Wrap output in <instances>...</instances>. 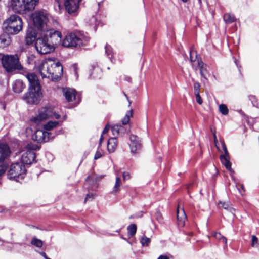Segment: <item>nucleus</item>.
Masks as SVG:
<instances>
[{"instance_id":"1a4fd4ad","label":"nucleus","mask_w":259,"mask_h":259,"mask_svg":"<svg viewBox=\"0 0 259 259\" xmlns=\"http://www.w3.org/2000/svg\"><path fill=\"white\" fill-rule=\"evenodd\" d=\"M60 116L56 113L53 109L49 106L40 108L38 111V114L36 117L32 118L31 121L38 124L41 121L49 118H55L59 119Z\"/></svg>"},{"instance_id":"4be33fe9","label":"nucleus","mask_w":259,"mask_h":259,"mask_svg":"<svg viewBox=\"0 0 259 259\" xmlns=\"http://www.w3.org/2000/svg\"><path fill=\"white\" fill-rule=\"evenodd\" d=\"M118 145V141L116 138H111L109 139L107 144V149L109 153H113L115 151Z\"/></svg>"},{"instance_id":"9b49d317","label":"nucleus","mask_w":259,"mask_h":259,"mask_svg":"<svg viewBox=\"0 0 259 259\" xmlns=\"http://www.w3.org/2000/svg\"><path fill=\"white\" fill-rule=\"evenodd\" d=\"M52 65V58H49L47 59L40 61V64L37 67L42 78L51 79V71Z\"/></svg>"},{"instance_id":"79ce46f5","label":"nucleus","mask_w":259,"mask_h":259,"mask_svg":"<svg viewBox=\"0 0 259 259\" xmlns=\"http://www.w3.org/2000/svg\"><path fill=\"white\" fill-rule=\"evenodd\" d=\"M200 84L198 82H195L194 84V94H199L200 92Z\"/></svg>"},{"instance_id":"8fccbe9b","label":"nucleus","mask_w":259,"mask_h":259,"mask_svg":"<svg viewBox=\"0 0 259 259\" xmlns=\"http://www.w3.org/2000/svg\"><path fill=\"white\" fill-rule=\"evenodd\" d=\"M92 179V177L89 176L87 179L85 181V183L84 184V187H88L90 184H91V181Z\"/></svg>"},{"instance_id":"473e14b6","label":"nucleus","mask_w":259,"mask_h":259,"mask_svg":"<svg viewBox=\"0 0 259 259\" xmlns=\"http://www.w3.org/2000/svg\"><path fill=\"white\" fill-rule=\"evenodd\" d=\"M121 185V178L119 177H117L116 178V181L115 185L113 187V190L115 193H117L118 192L119 189V187Z\"/></svg>"},{"instance_id":"5701e85b","label":"nucleus","mask_w":259,"mask_h":259,"mask_svg":"<svg viewBox=\"0 0 259 259\" xmlns=\"http://www.w3.org/2000/svg\"><path fill=\"white\" fill-rule=\"evenodd\" d=\"M25 86L21 80H16L13 84V90L16 93H21Z\"/></svg>"},{"instance_id":"ea45409f","label":"nucleus","mask_w":259,"mask_h":259,"mask_svg":"<svg viewBox=\"0 0 259 259\" xmlns=\"http://www.w3.org/2000/svg\"><path fill=\"white\" fill-rule=\"evenodd\" d=\"M210 130H211V132L213 135V139H214V143L215 144V146L219 149V147L218 146V141L217 136H216V131L215 130V128H213L212 127H211Z\"/></svg>"},{"instance_id":"a18cd8bd","label":"nucleus","mask_w":259,"mask_h":259,"mask_svg":"<svg viewBox=\"0 0 259 259\" xmlns=\"http://www.w3.org/2000/svg\"><path fill=\"white\" fill-rule=\"evenodd\" d=\"M103 155V152L99 150H97L95 154L94 159L97 160L102 157Z\"/></svg>"},{"instance_id":"6e6d98bb","label":"nucleus","mask_w":259,"mask_h":259,"mask_svg":"<svg viewBox=\"0 0 259 259\" xmlns=\"http://www.w3.org/2000/svg\"><path fill=\"white\" fill-rule=\"evenodd\" d=\"M40 253L45 259H47V258H48L45 252H40Z\"/></svg>"},{"instance_id":"39448f33","label":"nucleus","mask_w":259,"mask_h":259,"mask_svg":"<svg viewBox=\"0 0 259 259\" xmlns=\"http://www.w3.org/2000/svg\"><path fill=\"white\" fill-rule=\"evenodd\" d=\"M38 2L39 0H11L10 6L16 13L25 14L33 11Z\"/></svg>"},{"instance_id":"5fc2aeb1","label":"nucleus","mask_w":259,"mask_h":259,"mask_svg":"<svg viewBox=\"0 0 259 259\" xmlns=\"http://www.w3.org/2000/svg\"><path fill=\"white\" fill-rule=\"evenodd\" d=\"M97 188V184L95 183L94 184V185L93 186H92L90 189L92 190H95L96 188Z\"/></svg>"},{"instance_id":"a211bd4d","label":"nucleus","mask_w":259,"mask_h":259,"mask_svg":"<svg viewBox=\"0 0 259 259\" xmlns=\"http://www.w3.org/2000/svg\"><path fill=\"white\" fill-rule=\"evenodd\" d=\"M39 31L37 30L36 32L35 29L32 28H29L27 30L26 35L25 37V41L27 45L32 44L33 42L36 41L38 38V33Z\"/></svg>"},{"instance_id":"7ed1b4c3","label":"nucleus","mask_w":259,"mask_h":259,"mask_svg":"<svg viewBox=\"0 0 259 259\" xmlns=\"http://www.w3.org/2000/svg\"><path fill=\"white\" fill-rule=\"evenodd\" d=\"M1 56V60L2 66L7 72L19 70L21 71V73L25 76L27 73H30L26 69L23 67L17 55L3 54Z\"/></svg>"},{"instance_id":"f8f14e48","label":"nucleus","mask_w":259,"mask_h":259,"mask_svg":"<svg viewBox=\"0 0 259 259\" xmlns=\"http://www.w3.org/2000/svg\"><path fill=\"white\" fill-rule=\"evenodd\" d=\"M81 0H65L64 6L67 12L72 15L77 14Z\"/></svg>"},{"instance_id":"393cba45","label":"nucleus","mask_w":259,"mask_h":259,"mask_svg":"<svg viewBox=\"0 0 259 259\" xmlns=\"http://www.w3.org/2000/svg\"><path fill=\"white\" fill-rule=\"evenodd\" d=\"M11 39L7 34L0 35V48H4L9 46L11 43Z\"/></svg>"},{"instance_id":"4d7b16f0","label":"nucleus","mask_w":259,"mask_h":259,"mask_svg":"<svg viewBox=\"0 0 259 259\" xmlns=\"http://www.w3.org/2000/svg\"><path fill=\"white\" fill-rule=\"evenodd\" d=\"M103 135L102 134L100 138V140H99V145H101L103 140Z\"/></svg>"},{"instance_id":"052dcab7","label":"nucleus","mask_w":259,"mask_h":259,"mask_svg":"<svg viewBox=\"0 0 259 259\" xmlns=\"http://www.w3.org/2000/svg\"><path fill=\"white\" fill-rule=\"evenodd\" d=\"M183 2L186 3L188 1V0H182Z\"/></svg>"},{"instance_id":"c85d7f7f","label":"nucleus","mask_w":259,"mask_h":259,"mask_svg":"<svg viewBox=\"0 0 259 259\" xmlns=\"http://www.w3.org/2000/svg\"><path fill=\"white\" fill-rule=\"evenodd\" d=\"M58 121H49L44 125L45 130L49 131L58 125Z\"/></svg>"},{"instance_id":"4468645a","label":"nucleus","mask_w":259,"mask_h":259,"mask_svg":"<svg viewBox=\"0 0 259 259\" xmlns=\"http://www.w3.org/2000/svg\"><path fill=\"white\" fill-rule=\"evenodd\" d=\"M130 148L133 154L137 153L142 148L141 141L139 137L135 135L130 136Z\"/></svg>"},{"instance_id":"603ef678","label":"nucleus","mask_w":259,"mask_h":259,"mask_svg":"<svg viewBox=\"0 0 259 259\" xmlns=\"http://www.w3.org/2000/svg\"><path fill=\"white\" fill-rule=\"evenodd\" d=\"M109 128H110L109 125L108 124H107L102 132V134H105L107 133L108 132V131L109 130Z\"/></svg>"},{"instance_id":"f3484780","label":"nucleus","mask_w":259,"mask_h":259,"mask_svg":"<svg viewBox=\"0 0 259 259\" xmlns=\"http://www.w3.org/2000/svg\"><path fill=\"white\" fill-rule=\"evenodd\" d=\"M221 143L224 152V154L220 156V160L228 170L231 173L234 172V171L231 168V164L230 162V156L225 142L222 141H221Z\"/></svg>"},{"instance_id":"7c9ffc66","label":"nucleus","mask_w":259,"mask_h":259,"mask_svg":"<svg viewBox=\"0 0 259 259\" xmlns=\"http://www.w3.org/2000/svg\"><path fill=\"white\" fill-rule=\"evenodd\" d=\"M31 243L37 247H41L43 245V242L40 239H37L36 237H33L32 239Z\"/></svg>"},{"instance_id":"aec40b11","label":"nucleus","mask_w":259,"mask_h":259,"mask_svg":"<svg viewBox=\"0 0 259 259\" xmlns=\"http://www.w3.org/2000/svg\"><path fill=\"white\" fill-rule=\"evenodd\" d=\"M197 64L201 77L205 80H207V77L209 75V72L207 70V65L199 59H197Z\"/></svg>"},{"instance_id":"09e8293b","label":"nucleus","mask_w":259,"mask_h":259,"mask_svg":"<svg viewBox=\"0 0 259 259\" xmlns=\"http://www.w3.org/2000/svg\"><path fill=\"white\" fill-rule=\"evenodd\" d=\"M123 179L124 181L129 180L131 178L130 175L128 172H124L122 174Z\"/></svg>"},{"instance_id":"f03ea898","label":"nucleus","mask_w":259,"mask_h":259,"mask_svg":"<svg viewBox=\"0 0 259 259\" xmlns=\"http://www.w3.org/2000/svg\"><path fill=\"white\" fill-rule=\"evenodd\" d=\"M26 77L29 83V92L24 96L23 99L29 104H37L41 97L38 77L34 73H27Z\"/></svg>"},{"instance_id":"ddd939ff","label":"nucleus","mask_w":259,"mask_h":259,"mask_svg":"<svg viewBox=\"0 0 259 259\" xmlns=\"http://www.w3.org/2000/svg\"><path fill=\"white\" fill-rule=\"evenodd\" d=\"M51 74V79L53 81L57 80L63 74V67L61 64L53 58Z\"/></svg>"},{"instance_id":"c756f323","label":"nucleus","mask_w":259,"mask_h":259,"mask_svg":"<svg viewBox=\"0 0 259 259\" xmlns=\"http://www.w3.org/2000/svg\"><path fill=\"white\" fill-rule=\"evenodd\" d=\"M213 236L217 240L222 241L227 245V240L226 237L223 236L221 233L218 232H214L212 234Z\"/></svg>"},{"instance_id":"f257e3e1","label":"nucleus","mask_w":259,"mask_h":259,"mask_svg":"<svg viewBox=\"0 0 259 259\" xmlns=\"http://www.w3.org/2000/svg\"><path fill=\"white\" fill-rule=\"evenodd\" d=\"M61 33L55 30L39 32L35 44L37 51L41 54H46L53 51L55 49L54 45L61 41Z\"/></svg>"},{"instance_id":"72a5a7b5","label":"nucleus","mask_w":259,"mask_h":259,"mask_svg":"<svg viewBox=\"0 0 259 259\" xmlns=\"http://www.w3.org/2000/svg\"><path fill=\"white\" fill-rule=\"evenodd\" d=\"M150 238L147 237L145 235H143L140 240V242L143 246H148L150 243Z\"/></svg>"},{"instance_id":"4c0bfd02","label":"nucleus","mask_w":259,"mask_h":259,"mask_svg":"<svg viewBox=\"0 0 259 259\" xmlns=\"http://www.w3.org/2000/svg\"><path fill=\"white\" fill-rule=\"evenodd\" d=\"M28 62L29 64L34 63L35 67H37L36 57L34 55H30L28 57Z\"/></svg>"},{"instance_id":"20e7f679","label":"nucleus","mask_w":259,"mask_h":259,"mask_svg":"<svg viewBox=\"0 0 259 259\" xmlns=\"http://www.w3.org/2000/svg\"><path fill=\"white\" fill-rule=\"evenodd\" d=\"M90 38L83 32H76L67 35L62 41V45L66 47H77L84 46Z\"/></svg>"},{"instance_id":"412c9836","label":"nucleus","mask_w":259,"mask_h":259,"mask_svg":"<svg viewBox=\"0 0 259 259\" xmlns=\"http://www.w3.org/2000/svg\"><path fill=\"white\" fill-rule=\"evenodd\" d=\"M177 215L178 225L181 227L184 226L187 217L184 209L183 208H181L180 205H178L177 208Z\"/></svg>"},{"instance_id":"423d86ee","label":"nucleus","mask_w":259,"mask_h":259,"mask_svg":"<svg viewBox=\"0 0 259 259\" xmlns=\"http://www.w3.org/2000/svg\"><path fill=\"white\" fill-rule=\"evenodd\" d=\"M22 20L17 15H11L3 24L4 30L9 34H18L22 29Z\"/></svg>"},{"instance_id":"6ab92c4d","label":"nucleus","mask_w":259,"mask_h":259,"mask_svg":"<svg viewBox=\"0 0 259 259\" xmlns=\"http://www.w3.org/2000/svg\"><path fill=\"white\" fill-rule=\"evenodd\" d=\"M11 151L6 143H0V163H3L10 156Z\"/></svg>"},{"instance_id":"58836bf2","label":"nucleus","mask_w":259,"mask_h":259,"mask_svg":"<svg viewBox=\"0 0 259 259\" xmlns=\"http://www.w3.org/2000/svg\"><path fill=\"white\" fill-rule=\"evenodd\" d=\"M90 24L91 25H94L96 29L97 26L99 24V22L97 21V17L93 16L90 20Z\"/></svg>"},{"instance_id":"9d476101","label":"nucleus","mask_w":259,"mask_h":259,"mask_svg":"<svg viewBox=\"0 0 259 259\" xmlns=\"http://www.w3.org/2000/svg\"><path fill=\"white\" fill-rule=\"evenodd\" d=\"M39 149V147L32 143L28 144L26 147V151L21 156V164H31L35 160V153L34 150Z\"/></svg>"},{"instance_id":"680f3d73","label":"nucleus","mask_w":259,"mask_h":259,"mask_svg":"<svg viewBox=\"0 0 259 259\" xmlns=\"http://www.w3.org/2000/svg\"><path fill=\"white\" fill-rule=\"evenodd\" d=\"M47 259H51V258H50L48 257V258H47Z\"/></svg>"},{"instance_id":"bb28decb","label":"nucleus","mask_w":259,"mask_h":259,"mask_svg":"<svg viewBox=\"0 0 259 259\" xmlns=\"http://www.w3.org/2000/svg\"><path fill=\"white\" fill-rule=\"evenodd\" d=\"M223 19L225 23L227 24L231 23L233 22L235 20L234 16L230 13L225 14L223 17Z\"/></svg>"},{"instance_id":"3c124183","label":"nucleus","mask_w":259,"mask_h":259,"mask_svg":"<svg viewBox=\"0 0 259 259\" xmlns=\"http://www.w3.org/2000/svg\"><path fill=\"white\" fill-rule=\"evenodd\" d=\"M94 195H87L84 199V203H86L88 201H92L94 199Z\"/></svg>"},{"instance_id":"a19ab883","label":"nucleus","mask_w":259,"mask_h":259,"mask_svg":"<svg viewBox=\"0 0 259 259\" xmlns=\"http://www.w3.org/2000/svg\"><path fill=\"white\" fill-rule=\"evenodd\" d=\"M249 99L252 102V104L253 106L258 107L257 100L254 96H252V95L249 96Z\"/></svg>"},{"instance_id":"6e6552de","label":"nucleus","mask_w":259,"mask_h":259,"mask_svg":"<svg viewBox=\"0 0 259 259\" xmlns=\"http://www.w3.org/2000/svg\"><path fill=\"white\" fill-rule=\"evenodd\" d=\"M26 175L25 166L20 163L12 164L7 174L9 180L19 182L24 179Z\"/></svg>"},{"instance_id":"b1692460","label":"nucleus","mask_w":259,"mask_h":259,"mask_svg":"<svg viewBox=\"0 0 259 259\" xmlns=\"http://www.w3.org/2000/svg\"><path fill=\"white\" fill-rule=\"evenodd\" d=\"M218 204L219 207L228 210L230 212L232 215H234L235 209L232 207V205L229 201H220Z\"/></svg>"},{"instance_id":"f704fd0d","label":"nucleus","mask_w":259,"mask_h":259,"mask_svg":"<svg viewBox=\"0 0 259 259\" xmlns=\"http://www.w3.org/2000/svg\"><path fill=\"white\" fill-rule=\"evenodd\" d=\"M219 111L223 114V115H227L228 113V109L227 107V106L225 104H221L219 106Z\"/></svg>"},{"instance_id":"0eeeda50","label":"nucleus","mask_w":259,"mask_h":259,"mask_svg":"<svg viewBox=\"0 0 259 259\" xmlns=\"http://www.w3.org/2000/svg\"><path fill=\"white\" fill-rule=\"evenodd\" d=\"M32 18L34 27L39 32L53 30L49 28L47 26L48 14L46 11L42 10L35 12L32 15Z\"/></svg>"},{"instance_id":"2f4dec72","label":"nucleus","mask_w":259,"mask_h":259,"mask_svg":"<svg viewBox=\"0 0 259 259\" xmlns=\"http://www.w3.org/2000/svg\"><path fill=\"white\" fill-rule=\"evenodd\" d=\"M127 231L128 235L132 237L135 234L137 231V227L135 224H131L127 227Z\"/></svg>"},{"instance_id":"2eb2a0df","label":"nucleus","mask_w":259,"mask_h":259,"mask_svg":"<svg viewBox=\"0 0 259 259\" xmlns=\"http://www.w3.org/2000/svg\"><path fill=\"white\" fill-rule=\"evenodd\" d=\"M63 94L68 102L74 100L76 103H78L80 101V95L76 93L73 89L65 88L63 90Z\"/></svg>"},{"instance_id":"dca6fc26","label":"nucleus","mask_w":259,"mask_h":259,"mask_svg":"<svg viewBox=\"0 0 259 259\" xmlns=\"http://www.w3.org/2000/svg\"><path fill=\"white\" fill-rule=\"evenodd\" d=\"M50 133L42 130H36L34 134L32 136L33 140L37 141L38 143L47 142L52 139L50 138Z\"/></svg>"},{"instance_id":"de8ad7c7","label":"nucleus","mask_w":259,"mask_h":259,"mask_svg":"<svg viewBox=\"0 0 259 259\" xmlns=\"http://www.w3.org/2000/svg\"><path fill=\"white\" fill-rule=\"evenodd\" d=\"M195 96H196V102L200 105L202 104V103H203V100L202 99H201L200 96V94L199 93V94H195Z\"/></svg>"},{"instance_id":"e433bc0d","label":"nucleus","mask_w":259,"mask_h":259,"mask_svg":"<svg viewBox=\"0 0 259 259\" xmlns=\"http://www.w3.org/2000/svg\"><path fill=\"white\" fill-rule=\"evenodd\" d=\"M105 53L108 57L111 59L112 55V49L109 45H106L105 46Z\"/></svg>"},{"instance_id":"864d4df0","label":"nucleus","mask_w":259,"mask_h":259,"mask_svg":"<svg viewBox=\"0 0 259 259\" xmlns=\"http://www.w3.org/2000/svg\"><path fill=\"white\" fill-rule=\"evenodd\" d=\"M157 259H169V257L166 255H161Z\"/></svg>"},{"instance_id":"a878e982","label":"nucleus","mask_w":259,"mask_h":259,"mask_svg":"<svg viewBox=\"0 0 259 259\" xmlns=\"http://www.w3.org/2000/svg\"><path fill=\"white\" fill-rule=\"evenodd\" d=\"M111 131L113 135H119L121 133H124V128L120 124H115L111 127Z\"/></svg>"},{"instance_id":"49530a36","label":"nucleus","mask_w":259,"mask_h":259,"mask_svg":"<svg viewBox=\"0 0 259 259\" xmlns=\"http://www.w3.org/2000/svg\"><path fill=\"white\" fill-rule=\"evenodd\" d=\"M155 217L157 219V220L160 223H162L163 221V218L162 216V214L159 212H157L155 213Z\"/></svg>"},{"instance_id":"37998d69","label":"nucleus","mask_w":259,"mask_h":259,"mask_svg":"<svg viewBox=\"0 0 259 259\" xmlns=\"http://www.w3.org/2000/svg\"><path fill=\"white\" fill-rule=\"evenodd\" d=\"M196 53L195 51L191 50L190 52V60L191 62L195 61L196 59L197 58Z\"/></svg>"},{"instance_id":"bf43d9fd","label":"nucleus","mask_w":259,"mask_h":259,"mask_svg":"<svg viewBox=\"0 0 259 259\" xmlns=\"http://www.w3.org/2000/svg\"><path fill=\"white\" fill-rule=\"evenodd\" d=\"M74 71H75L76 75H77V70L76 68L75 69Z\"/></svg>"},{"instance_id":"c03bdc74","label":"nucleus","mask_w":259,"mask_h":259,"mask_svg":"<svg viewBox=\"0 0 259 259\" xmlns=\"http://www.w3.org/2000/svg\"><path fill=\"white\" fill-rule=\"evenodd\" d=\"M7 166L5 164H0V177L5 174Z\"/></svg>"},{"instance_id":"13d9d810","label":"nucleus","mask_w":259,"mask_h":259,"mask_svg":"<svg viewBox=\"0 0 259 259\" xmlns=\"http://www.w3.org/2000/svg\"><path fill=\"white\" fill-rule=\"evenodd\" d=\"M198 3H199V5H201V3H202L201 0H198Z\"/></svg>"},{"instance_id":"cd10ccee","label":"nucleus","mask_w":259,"mask_h":259,"mask_svg":"<svg viewBox=\"0 0 259 259\" xmlns=\"http://www.w3.org/2000/svg\"><path fill=\"white\" fill-rule=\"evenodd\" d=\"M133 110H131L127 112L125 116L123 118V119L121 120L123 125H126L128 123L130 120V118L133 116Z\"/></svg>"},{"instance_id":"c9c22d12","label":"nucleus","mask_w":259,"mask_h":259,"mask_svg":"<svg viewBox=\"0 0 259 259\" xmlns=\"http://www.w3.org/2000/svg\"><path fill=\"white\" fill-rule=\"evenodd\" d=\"M251 246L252 247H258L259 246L258 238L255 235H252L251 237Z\"/></svg>"}]
</instances>
